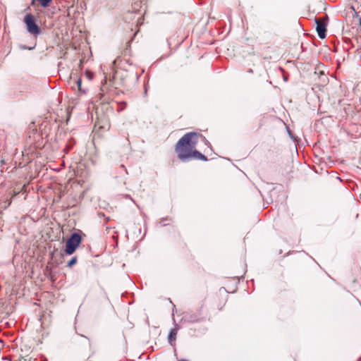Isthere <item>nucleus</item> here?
I'll return each instance as SVG.
<instances>
[{
  "instance_id": "f257e3e1",
  "label": "nucleus",
  "mask_w": 361,
  "mask_h": 361,
  "mask_svg": "<svg viewBox=\"0 0 361 361\" xmlns=\"http://www.w3.org/2000/svg\"><path fill=\"white\" fill-rule=\"evenodd\" d=\"M197 140L198 134L191 132L186 133L178 140L176 145V152L180 160L185 161L191 158L192 149L195 148Z\"/></svg>"
},
{
  "instance_id": "f03ea898",
  "label": "nucleus",
  "mask_w": 361,
  "mask_h": 361,
  "mask_svg": "<svg viewBox=\"0 0 361 361\" xmlns=\"http://www.w3.org/2000/svg\"><path fill=\"white\" fill-rule=\"evenodd\" d=\"M80 243L81 236L77 233H73L66 241L65 249L66 253L67 255H72L80 245Z\"/></svg>"
},
{
  "instance_id": "7ed1b4c3",
  "label": "nucleus",
  "mask_w": 361,
  "mask_h": 361,
  "mask_svg": "<svg viewBox=\"0 0 361 361\" xmlns=\"http://www.w3.org/2000/svg\"><path fill=\"white\" fill-rule=\"evenodd\" d=\"M24 23L27 30L32 35H37L40 33L39 27L35 23V18L31 13H27L24 17Z\"/></svg>"
},
{
  "instance_id": "20e7f679",
  "label": "nucleus",
  "mask_w": 361,
  "mask_h": 361,
  "mask_svg": "<svg viewBox=\"0 0 361 361\" xmlns=\"http://www.w3.org/2000/svg\"><path fill=\"white\" fill-rule=\"evenodd\" d=\"M315 23L317 24L316 30L319 37L321 39L325 38L326 32V23L325 20L320 18H315Z\"/></svg>"
},
{
  "instance_id": "39448f33",
  "label": "nucleus",
  "mask_w": 361,
  "mask_h": 361,
  "mask_svg": "<svg viewBox=\"0 0 361 361\" xmlns=\"http://www.w3.org/2000/svg\"><path fill=\"white\" fill-rule=\"evenodd\" d=\"M176 335H177V329H172L169 334V343L173 345L176 339Z\"/></svg>"
},
{
  "instance_id": "423d86ee",
  "label": "nucleus",
  "mask_w": 361,
  "mask_h": 361,
  "mask_svg": "<svg viewBox=\"0 0 361 361\" xmlns=\"http://www.w3.org/2000/svg\"><path fill=\"white\" fill-rule=\"evenodd\" d=\"M195 158V159H201V160H207V157L202 154V153H200V152L195 150V149H192V153L191 154V158Z\"/></svg>"
},
{
  "instance_id": "0eeeda50",
  "label": "nucleus",
  "mask_w": 361,
  "mask_h": 361,
  "mask_svg": "<svg viewBox=\"0 0 361 361\" xmlns=\"http://www.w3.org/2000/svg\"><path fill=\"white\" fill-rule=\"evenodd\" d=\"M42 7H47L52 0H37ZM35 0L32 1V5L35 4Z\"/></svg>"
},
{
  "instance_id": "6e6552de",
  "label": "nucleus",
  "mask_w": 361,
  "mask_h": 361,
  "mask_svg": "<svg viewBox=\"0 0 361 361\" xmlns=\"http://www.w3.org/2000/svg\"><path fill=\"white\" fill-rule=\"evenodd\" d=\"M81 79L79 78H77L75 80V86L73 87V88H75L77 87L78 91L80 92H82L83 93H85V92L84 90H82V87H81Z\"/></svg>"
},
{
  "instance_id": "1a4fd4ad",
  "label": "nucleus",
  "mask_w": 361,
  "mask_h": 361,
  "mask_svg": "<svg viewBox=\"0 0 361 361\" xmlns=\"http://www.w3.org/2000/svg\"><path fill=\"white\" fill-rule=\"evenodd\" d=\"M85 75L87 78V79H88L89 80H92L93 78H94L93 72H92V71H89V70L85 71Z\"/></svg>"
},
{
  "instance_id": "9d476101",
  "label": "nucleus",
  "mask_w": 361,
  "mask_h": 361,
  "mask_svg": "<svg viewBox=\"0 0 361 361\" xmlns=\"http://www.w3.org/2000/svg\"><path fill=\"white\" fill-rule=\"evenodd\" d=\"M77 262V258L75 257H73L68 263V267H71Z\"/></svg>"
},
{
  "instance_id": "9b49d317",
  "label": "nucleus",
  "mask_w": 361,
  "mask_h": 361,
  "mask_svg": "<svg viewBox=\"0 0 361 361\" xmlns=\"http://www.w3.org/2000/svg\"><path fill=\"white\" fill-rule=\"evenodd\" d=\"M360 25H361V18H359Z\"/></svg>"
},
{
  "instance_id": "f8f14e48",
  "label": "nucleus",
  "mask_w": 361,
  "mask_h": 361,
  "mask_svg": "<svg viewBox=\"0 0 361 361\" xmlns=\"http://www.w3.org/2000/svg\"><path fill=\"white\" fill-rule=\"evenodd\" d=\"M179 361H187V360H179Z\"/></svg>"
}]
</instances>
